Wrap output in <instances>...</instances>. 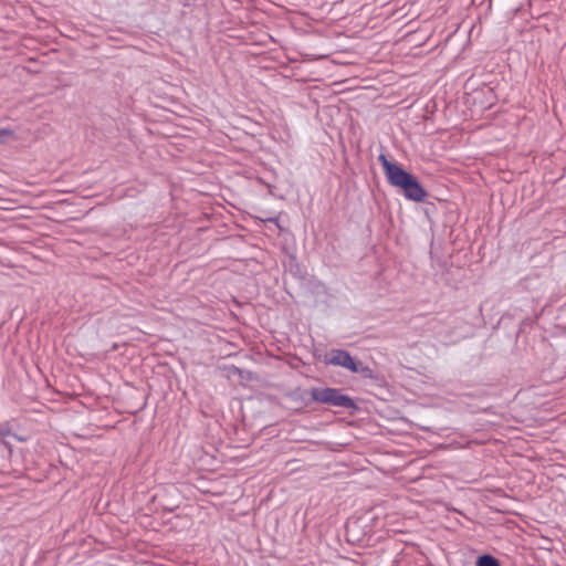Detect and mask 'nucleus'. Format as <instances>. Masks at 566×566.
<instances>
[{"instance_id": "423d86ee", "label": "nucleus", "mask_w": 566, "mask_h": 566, "mask_svg": "<svg viewBox=\"0 0 566 566\" xmlns=\"http://www.w3.org/2000/svg\"><path fill=\"white\" fill-rule=\"evenodd\" d=\"M475 566H503L499 558L492 554L484 553L476 557Z\"/></svg>"}, {"instance_id": "1a4fd4ad", "label": "nucleus", "mask_w": 566, "mask_h": 566, "mask_svg": "<svg viewBox=\"0 0 566 566\" xmlns=\"http://www.w3.org/2000/svg\"><path fill=\"white\" fill-rule=\"evenodd\" d=\"M389 168H390L389 161H386V164L382 165V169H384V174H385V177L387 180H389Z\"/></svg>"}, {"instance_id": "9d476101", "label": "nucleus", "mask_w": 566, "mask_h": 566, "mask_svg": "<svg viewBox=\"0 0 566 566\" xmlns=\"http://www.w3.org/2000/svg\"><path fill=\"white\" fill-rule=\"evenodd\" d=\"M379 160L381 161V165H385L386 161H389L388 157L382 153L379 155Z\"/></svg>"}, {"instance_id": "20e7f679", "label": "nucleus", "mask_w": 566, "mask_h": 566, "mask_svg": "<svg viewBox=\"0 0 566 566\" xmlns=\"http://www.w3.org/2000/svg\"><path fill=\"white\" fill-rule=\"evenodd\" d=\"M325 363L328 365L340 366L352 373L360 371V363H357L348 352L343 349H332L325 355Z\"/></svg>"}, {"instance_id": "ddd939ff", "label": "nucleus", "mask_w": 566, "mask_h": 566, "mask_svg": "<svg viewBox=\"0 0 566 566\" xmlns=\"http://www.w3.org/2000/svg\"><path fill=\"white\" fill-rule=\"evenodd\" d=\"M489 94H493V90L491 87H486Z\"/></svg>"}, {"instance_id": "f03ea898", "label": "nucleus", "mask_w": 566, "mask_h": 566, "mask_svg": "<svg viewBox=\"0 0 566 566\" xmlns=\"http://www.w3.org/2000/svg\"><path fill=\"white\" fill-rule=\"evenodd\" d=\"M311 399L315 402L344 408H356L355 401L347 395H344L340 389L329 387H314L310 390Z\"/></svg>"}, {"instance_id": "0eeeda50", "label": "nucleus", "mask_w": 566, "mask_h": 566, "mask_svg": "<svg viewBox=\"0 0 566 566\" xmlns=\"http://www.w3.org/2000/svg\"><path fill=\"white\" fill-rule=\"evenodd\" d=\"M412 462H413V459L402 461V458H397V461H395V462H394V459H391V480H397V478L395 476L396 471L405 469Z\"/></svg>"}, {"instance_id": "9b49d317", "label": "nucleus", "mask_w": 566, "mask_h": 566, "mask_svg": "<svg viewBox=\"0 0 566 566\" xmlns=\"http://www.w3.org/2000/svg\"><path fill=\"white\" fill-rule=\"evenodd\" d=\"M400 545L401 544L397 542H395L394 544L391 543V548L397 549Z\"/></svg>"}, {"instance_id": "7ed1b4c3", "label": "nucleus", "mask_w": 566, "mask_h": 566, "mask_svg": "<svg viewBox=\"0 0 566 566\" xmlns=\"http://www.w3.org/2000/svg\"><path fill=\"white\" fill-rule=\"evenodd\" d=\"M370 523V532L374 535L378 534V538H385L389 533V522L387 518L386 507L382 505H378L373 509V511L364 517ZM359 520H350L346 524L347 534L350 535L355 527H357Z\"/></svg>"}, {"instance_id": "f257e3e1", "label": "nucleus", "mask_w": 566, "mask_h": 566, "mask_svg": "<svg viewBox=\"0 0 566 566\" xmlns=\"http://www.w3.org/2000/svg\"><path fill=\"white\" fill-rule=\"evenodd\" d=\"M391 187L406 200L422 203L429 197L420 179L397 161H391Z\"/></svg>"}, {"instance_id": "f8f14e48", "label": "nucleus", "mask_w": 566, "mask_h": 566, "mask_svg": "<svg viewBox=\"0 0 566 566\" xmlns=\"http://www.w3.org/2000/svg\"><path fill=\"white\" fill-rule=\"evenodd\" d=\"M408 33H409V32H407V34H408ZM405 35H406V33H405V34H402V35H400V36L396 40V43H398L401 39H403V38H405Z\"/></svg>"}, {"instance_id": "6e6552de", "label": "nucleus", "mask_w": 566, "mask_h": 566, "mask_svg": "<svg viewBox=\"0 0 566 566\" xmlns=\"http://www.w3.org/2000/svg\"><path fill=\"white\" fill-rule=\"evenodd\" d=\"M407 453H409V452L403 450L399 442L391 439V459L392 458H403V455Z\"/></svg>"}, {"instance_id": "39448f33", "label": "nucleus", "mask_w": 566, "mask_h": 566, "mask_svg": "<svg viewBox=\"0 0 566 566\" xmlns=\"http://www.w3.org/2000/svg\"><path fill=\"white\" fill-rule=\"evenodd\" d=\"M12 436L17 440L23 442L25 441L24 438L18 437L17 434H13L11 432V426L9 422H2L0 423V442L9 450V452H12V446L6 440L7 437Z\"/></svg>"}]
</instances>
